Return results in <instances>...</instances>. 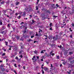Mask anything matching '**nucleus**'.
Instances as JSON below:
<instances>
[{"label": "nucleus", "mask_w": 74, "mask_h": 74, "mask_svg": "<svg viewBox=\"0 0 74 74\" xmlns=\"http://www.w3.org/2000/svg\"><path fill=\"white\" fill-rule=\"evenodd\" d=\"M19 57H20L21 58H23V56L22 55H21L20 56H19Z\"/></svg>", "instance_id": "6ab92c4d"}, {"label": "nucleus", "mask_w": 74, "mask_h": 74, "mask_svg": "<svg viewBox=\"0 0 74 74\" xmlns=\"http://www.w3.org/2000/svg\"><path fill=\"white\" fill-rule=\"evenodd\" d=\"M5 42L6 45H8V42L5 41Z\"/></svg>", "instance_id": "4468645a"}, {"label": "nucleus", "mask_w": 74, "mask_h": 74, "mask_svg": "<svg viewBox=\"0 0 74 74\" xmlns=\"http://www.w3.org/2000/svg\"><path fill=\"white\" fill-rule=\"evenodd\" d=\"M13 12H12L10 13V14L11 15H12V14H14V10L13 11Z\"/></svg>", "instance_id": "c756f323"}, {"label": "nucleus", "mask_w": 74, "mask_h": 74, "mask_svg": "<svg viewBox=\"0 0 74 74\" xmlns=\"http://www.w3.org/2000/svg\"><path fill=\"white\" fill-rule=\"evenodd\" d=\"M18 60V62H19V63H21V61L20 60H19V59H18V60Z\"/></svg>", "instance_id": "ea45409f"}, {"label": "nucleus", "mask_w": 74, "mask_h": 74, "mask_svg": "<svg viewBox=\"0 0 74 74\" xmlns=\"http://www.w3.org/2000/svg\"><path fill=\"white\" fill-rule=\"evenodd\" d=\"M12 29H13V30H14V32H15V30H15V28L12 27Z\"/></svg>", "instance_id": "79ce46f5"}, {"label": "nucleus", "mask_w": 74, "mask_h": 74, "mask_svg": "<svg viewBox=\"0 0 74 74\" xmlns=\"http://www.w3.org/2000/svg\"><path fill=\"white\" fill-rule=\"evenodd\" d=\"M36 58L38 59H39V57H38V56H37Z\"/></svg>", "instance_id": "5fc2aeb1"}, {"label": "nucleus", "mask_w": 74, "mask_h": 74, "mask_svg": "<svg viewBox=\"0 0 74 74\" xmlns=\"http://www.w3.org/2000/svg\"><path fill=\"white\" fill-rule=\"evenodd\" d=\"M50 30H52V28L51 27L50 28Z\"/></svg>", "instance_id": "603ef678"}, {"label": "nucleus", "mask_w": 74, "mask_h": 74, "mask_svg": "<svg viewBox=\"0 0 74 74\" xmlns=\"http://www.w3.org/2000/svg\"><path fill=\"white\" fill-rule=\"evenodd\" d=\"M71 70H70L69 72H68V71H67L68 74H70L71 73Z\"/></svg>", "instance_id": "1a4fd4ad"}, {"label": "nucleus", "mask_w": 74, "mask_h": 74, "mask_svg": "<svg viewBox=\"0 0 74 74\" xmlns=\"http://www.w3.org/2000/svg\"><path fill=\"white\" fill-rule=\"evenodd\" d=\"M33 10V9H29L28 10V12H31V11H32Z\"/></svg>", "instance_id": "9d476101"}, {"label": "nucleus", "mask_w": 74, "mask_h": 74, "mask_svg": "<svg viewBox=\"0 0 74 74\" xmlns=\"http://www.w3.org/2000/svg\"><path fill=\"white\" fill-rule=\"evenodd\" d=\"M19 4V2H16V5H18V4Z\"/></svg>", "instance_id": "f8f14e48"}, {"label": "nucleus", "mask_w": 74, "mask_h": 74, "mask_svg": "<svg viewBox=\"0 0 74 74\" xmlns=\"http://www.w3.org/2000/svg\"><path fill=\"white\" fill-rule=\"evenodd\" d=\"M53 17V18H57V17H58V16H54Z\"/></svg>", "instance_id": "72a5a7b5"}, {"label": "nucleus", "mask_w": 74, "mask_h": 74, "mask_svg": "<svg viewBox=\"0 0 74 74\" xmlns=\"http://www.w3.org/2000/svg\"><path fill=\"white\" fill-rule=\"evenodd\" d=\"M22 52H23V51L22 50L20 51L19 52V53H22Z\"/></svg>", "instance_id": "a878e982"}, {"label": "nucleus", "mask_w": 74, "mask_h": 74, "mask_svg": "<svg viewBox=\"0 0 74 74\" xmlns=\"http://www.w3.org/2000/svg\"><path fill=\"white\" fill-rule=\"evenodd\" d=\"M67 8V7L65 6L64 8V10H65V9H66V8Z\"/></svg>", "instance_id": "052dcab7"}, {"label": "nucleus", "mask_w": 74, "mask_h": 74, "mask_svg": "<svg viewBox=\"0 0 74 74\" xmlns=\"http://www.w3.org/2000/svg\"><path fill=\"white\" fill-rule=\"evenodd\" d=\"M53 39H54V41H56V40L58 39V38L57 37L55 38V37H53Z\"/></svg>", "instance_id": "423d86ee"}, {"label": "nucleus", "mask_w": 74, "mask_h": 74, "mask_svg": "<svg viewBox=\"0 0 74 74\" xmlns=\"http://www.w3.org/2000/svg\"><path fill=\"white\" fill-rule=\"evenodd\" d=\"M25 10V12H29V9L27 8H26L24 9Z\"/></svg>", "instance_id": "f03ea898"}, {"label": "nucleus", "mask_w": 74, "mask_h": 74, "mask_svg": "<svg viewBox=\"0 0 74 74\" xmlns=\"http://www.w3.org/2000/svg\"><path fill=\"white\" fill-rule=\"evenodd\" d=\"M52 52H53V51H51V52L50 53V55H52L53 56V55H55V53H53L52 54Z\"/></svg>", "instance_id": "39448f33"}, {"label": "nucleus", "mask_w": 74, "mask_h": 74, "mask_svg": "<svg viewBox=\"0 0 74 74\" xmlns=\"http://www.w3.org/2000/svg\"><path fill=\"white\" fill-rule=\"evenodd\" d=\"M64 11H63H63L61 12L62 14H63V15L65 14V13H64Z\"/></svg>", "instance_id": "5701e85b"}, {"label": "nucleus", "mask_w": 74, "mask_h": 74, "mask_svg": "<svg viewBox=\"0 0 74 74\" xmlns=\"http://www.w3.org/2000/svg\"><path fill=\"white\" fill-rule=\"evenodd\" d=\"M3 67V65H1V69H2Z\"/></svg>", "instance_id": "49530a36"}, {"label": "nucleus", "mask_w": 74, "mask_h": 74, "mask_svg": "<svg viewBox=\"0 0 74 74\" xmlns=\"http://www.w3.org/2000/svg\"><path fill=\"white\" fill-rule=\"evenodd\" d=\"M20 14L21 15V16H23V12H21Z\"/></svg>", "instance_id": "2eb2a0df"}, {"label": "nucleus", "mask_w": 74, "mask_h": 74, "mask_svg": "<svg viewBox=\"0 0 74 74\" xmlns=\"http://www.w3.org/2000/svg\"><path fill=\"white\" fill-rule=\"evenodd\" d=\"M47 53H45V56H49L48 55H47Z\"/></svg>", "instance_id": "393cba45"}, {"label": "nucleus", "mask_w": 74, "mask_h": 74, "mask_svg": "<svg viewBox=\"0 0 74 74\" xmlns=\"http://www.w3.org/2000/svg\"><path fill=\"white\" fill-rule=\"evenodd\" d=\"M21 49H23V47L22 46H21Z\"/></svg>", "instance_id": "4d7b16f0"}, {"label": "nucleus", "mask_w": 74, "mask_h": 74, "mask_svg": "<svg viewBox=\"0 0 74 74\" xmlns=\"http://www.w3.org/2000/svg\"><path fill=\"white\" fill-rule=\"evenodd\" d=\"M36 10H38V6H36Z\"/></svg>", "instance_id": "cd10ccee"}, {"label": "nucleus", "mask_w": 74, "mask_h": 74, "mask_svg": "<svg viewBox=\"0 0 74 74\" xmlns=\"http://www.w3.org/2000/svg\"><path fill=\"white\" fill-rule=\"evenodd\" d=\"M8 22H10V21L9 20H8V21H7Z\"/></svg>", "instance_id": "774afa93"}, {"label": "nucleus", "mask_w": 74, "mask_h": 74, "mask_svg": "<svg viewBox=\"0 0 74 74\" xmlns=\"http://www.w3.org/2000/svg\"><path fill=\"white\" fill-rule=\"evenodd\" d=\"M44 69L46 71H47L48 70V68L46 67L44 68Z\"/></svg>", "instance_id": "0eeeda50"}, {"label": "nucleus", "mask_w": 74, "mask_h": 74, "mask_svg": "<svg viewBox=\"0 0 74 74\" xmlns=\"http://www.w3.org/2000/svg\"><path fill=\"white\" fill-rule=\"evenodd\" d=\"M5 55V53H3V54L2 55V56H4Z\"/></svg>", "instance_id": "bb28decb"}, {"label": "nucleus", "mask_w": 74, "mask_h": 74, "mask_svg": "<svg viewBox=\"0 0 74 74\" xmlns=\"http://www.w3.org/2000/svg\"><path fill=\"white\" fill-rule=\"evenodd\" d=\"M60 7V6L58 5V6H57V7H59V8H61V7Z\"/></svg>", "instance_id": "13d9d810"}, {"label": "nucleus", "mask_w": 74, "mask_h": 74, "mask_svg": "<svg viewBox=\"0 0 74 74\" xmlns=\"http://www.w3.org/2000/svg\"><path fill=\"white\" fill-rule=\"evenodd\" d=\"M9 47L10 48H11L12 47H13V46H9Z\"/></svg>", "instance_id": "37998d69"}, {"label": "nucleus", "mask_w": 74, "mask_h": 74, "mask_svg": "<svg viewBox=\"0 0 74 74\" xmlns=\"http://www.w3.org/2000/svg\"><path fill=\"white\" fill-rule=\"evenodd\" d=\"M32 41V40L31 39H29L28 40V42H30V41Z\"/></svg>", "instance_id": "4be33fe9"}, {"label": "nucleus", "mask_w": 74, "mask_h": 74, "mask_svg": "<svg viewBox=\"0 0 74 74\" xmlns=\"http://www.w3.org/2000/svg\"><path fill=\"white\" fill-rule=\"evenodd\" d=\"M19 38H20V36H17L16 37V39L17 40H19Z\"/></svg>", "instance_id": "ddd939ff"}, {"label": "nucleus", "mask_w": 74, "mask_h": 74, "mask_svg": "<svg viewBox=\"0 0 74 74\" xmlns=\"http://www.w3.org/2000/svg\"><path fill=\"white\" fill-rule=\"evenodd\" d=\"M18 14H19V13H16L15 14V15H16V16H17L18 15Z\"/></svg>", "instance_id": "f704fd0d"}, {"label": "nucleus", "mask_w": 74, "mask_h": 74, "mask_svg": "<svg viewBox=\"0 0 74 74\" xmlns=\"http://www.w3.org/2000/svg\"><path fill=\"white\" fill-rule=\"evenodd\" d=\"M69 30L70 32H72L73 31V30H71V28H69Z\"/></svg>", "instance_id": "e433bc0d"}, {"label": "nucleus", "mask_w": 74, "mask_h": 74, "mask_svg": "<svg viewBox=\"0 0 74 74\" xmlns=\"http://www.w3.org/2000/svg\"><path fill=\"white\" fill-rule=\"evenodd\" d=\"M1 70L2 71H4L5 70V69L4 68H1Z\"/></svg>", "instance_id": "aec40b11"}, {"label": "nucleus", "mask_w": 74, "mask_h": 74, "mask_svg": "<svg viewBox=\"0 0 74 74\" xmlns=\"http://www.w3.org/2000/svg\"><path fill=\"white\" fill-rule=\"evenodd\" d=\"M50 72L51 73H52V71L50 70Z\"/></svg>", "instance_id": "69168bd1"}, {"label": "nucleus", "mask_w": 74, "mask_h": 74, "mask_svg": "<svg viewBox=\"0 0 74 74\" xmlns=\"http://www.w3.org/2000/svg\"><path fill=\"white\" fill-rule=\"evenodd\" d=\"M23 16H26V13L25 12H23Z\"/></svg>", "instance_id": "20e7f679"}, {"label": "nucleus", "mask_w": 74, "mask_h": 74, "mask_svg": "<svg viewBox=\"0 0 74 74\" xmlns=\"http://www.w3.org/2000/svg\"><path fill=\"white\" fill-rule=\"evenodd\" d=\"M39 30H40V32H42V30L41 29H39Z\"/></svg>", "instance_id": "bf43d9fd"}, {"label": "nucleus", "mask_w": 74, "mask_h": 74, "mask_svg": "<svg viewBox=\"0 0 74 74\" xmlns=\"http://www.w3.org/2000/svg\"><path fill=\"white\" fill-rule=\"evenodd\" d=\"M5 29V27H2V29H3V30H4Z\"/></svg>", "instance_id": "c9c22d12"}, {"label": "nucleus", "mask_w": 74, "mask_h": 74, "mask_svg": "<svg viewBox=\"0 0 74 74\" xmlns=\"http://www.w3.org/2000/svg\"><path fill=\"white\" fill-rule=\"evenodd\" d=\"M0 63H3V61L0 60Z\"/></svg>", "instance_id": "e2e57ef3"}, {"label": "nucleus", "mask_w": 74, "mask_h": 74, "mask_svg": "<svg viewBox=\"0 0 74 74\" xmlns=\"http://www.w3.org/2000/svg\"><path fill=\"white\" fill-rule=\"evenodd\" d=\"M23 69H24V70H25V68H26V67L25 66H23Z\"/></svg>", "instance_id": "09e8293b"}, {"label": "nucleus", "mask_w": 74, "mask_h": 74, "mask_svg": "<svg viewBox=\"0 0 74 74\" xmlns=\"http://www.w3.org/2000/svg\"><path fill=\"white\" fill-rule=\"evenodd\" d=\"M21 16H18L17 17L18 19H20V18H21Z\"/></svg>", "instance_id": "a211bd4d"}, {"label": "nucleus", "mask_w": 74, "mask_h": 74, "mask_svg": "<svg viewBox=\"0 0 74 74\" xmlns=\"http://www.w3.org/2000/svg\"><path fill=\"white\" fill-rule=\"evenodd\" d=\"M63 64L64 65H65V64H66V62H63Z\"/></svg>", "instance_id": "a19ab883"}, {"label": "nucleus", "mask_w": 74, "mask_h": 74, "mask_svg": "<svg viewBox=\"0 0 74 74\" xmlns=\"http://www.w3.org/2000/svg\"><path fill=\"white\" fill-rule=\"evenodd\" d=\"M0 24L1 25H2L3 24V23H2V22H1V21H0Z\"/></svg>", "instance_id": "58836bf2"}, {"label": "nucleus", "mask_w": 74, "mask_h": 74, "mask_svg": "<svg viewBox=\"0 0 74 74\" xmlns=\"http://www.w3.org/2000/svg\"><path fill=\"white\" fill-rule=\"evenodd\" d=\"M39 27L41 28L42 29V28H44V26L43 25H41L39 26Z\"/></svg>", "instance_id": "9b49d317"}, {"label": "nucleus", "mask_w": 74, "mask_h": 74, "mask_svg": "<svg viewBox=\"0 0 74 74\" xmlns=\"http://www.w3.org/2000/svg\"><path fill=\"white\" fill-rule=\"evenodd\" d=\"M41 53H43L44 51H43V50L42 51L40 52Z\"/></svg>", "instance_id": "a18cd8bd"}, {"label": "nucleus", "mask_w": 74, "mask_h": 74, "mask_svg": "<svg viewBox=\"0 0 74 74\" xmlns=\"http://www.w3.org/2000/svg\"><path fill=\"white\" fill-rule=\"evenodd\" d=\"M15 59H16L17 60H18L19 58H18V57H16L15 58Z\"/></svg>", "instance_id": "f3484780"}, {"label": "nucleus", "mask_w": 74, "mask_h": 74, "mask_svg": "<svg viewBox=\"0 0 74 74\" xmlns=\"http://www.w3.org/2000/svg\"><path fill=\"white\" fill-rule=\"evenodd\" d=\"M34 52L35 53H37V51H34Z\"/></svg>", "instance_id": "7c9ffc66"}, {"label": "nucleus", "mask_w": 74, "mask_h": 74, "mask_svg": "<svg viewBox=\"0 0 74 74\" xmlns=\"http://www.w3.org/2000/svg\"><path fill=\"white\" fill-rule=\"evenodd\" d=\"M44 36L46 37V38H48V36L47 35H44Z\"/></svg>", "instance_id": "3c124183"}, {"label": "nucleus", "mask_w": 74, "mask_h": 74, "mask_svg": "<svg viewBox=\"0 0 74 74\" xmlns=\"http://www.w3.org/2000/svg\"><path fill=\"white\" fill-rule=\"evenodd\" d=\"M37 12L38 13H40V10H38Z\"/></svg>", "instance_id": "338daca9"}, {"label": "nucleus", "mask_w": 74, "mask_h": 74, "mask_svg": "<svg viewBox=\"0 0 74 74\" xmlns=\"http://www.w3.org/2000/svg\"><path fill=\"white\" fill-rule=\"evenodd\" d=\"M34 37V35L31 36V38H33V37Z\"/></svg>", "instance_id": "4c0bfd02"}, {"label": "nucleus", "mask_w": 74, "mask_h": 74, "mask_svg": "<svg viewBox=\"0 0 74 74\" xmlns=\"http://www.w3.org/2000/svg\"><path fill=\"white\" fill-rule=\"evenodd\" d=\"M14 56H15V55H13V56H11V58H13Z\"/></svg>", "instance_id": "0e129e2a"}, {"label": "nucleus", "mask_w": 74, "mask_h": 74, "mask_svg": "<svg viewBox=\"0 0 74 74\" xmlns=\"http://www.w3.org/2000/svg\"><path fill=\"white\" fill-rule=\"evenodd\" d=\"M36 34L35 35L36 36H38V34H37V32H36Z\"/></svg>", "instance_id": "c03bdc74"}, {"label": "nucleus", "mask_w": 74, "mask_h": 74, "mask_svg": "<svg viewBox=\"0 0 74 74\" xmlns=\"http://www.w3.org/2000/svg\"><path fill=\"white\" fill-rule=\"evenodd\" d=\"M53 24L52 23H50L49 24V26L50 27H51V26H52Z\"/></svg>", "instance_id": "dca6fc26"}, {"label": "nucleus", "mask_w": 74, "mask_h": 74, "mask_svg": "<svg viewBox=\"0 0 74 74\" xmlns=\"http://www.w3.org/2000/svg\"><path fill=\"white\" fill-rule=\"evenodd\" d=\"M57 59H59V56H57Z\"/></svg>", "instance_id": "412c9836"}, {"label": "nucleus", "mask_w": 74, "mask_h": 74, "mask_svg": "<svg viewBox=\"0 0 74 74\" xmlns=\"http://www.w3.org/2000/svg\"><path fill=\"white\" fill-rule=\"evenodd\" d=\"M72 28H74V24H72Z\"/></svg>", "instance_id": "473e14b6"}, {"label": "nucleus", "mask_w": 74, "mask_h": 74, "mask_svg": "<svg viewBox=\"0 0 74 74\" xmlns=\"http://www.w3.org/2000/svg\"><path fill=\"white\" fill-rule=\"evenodd\" d=\"M7 10H3L2 11V12H3V14H5Z\"/></svg>", "instance_id": "7ed1b4c3"}, {"label": "nucleus", "mask_w": 74, "mask_h": 74, "mask_svg": "<svg viewBox=\"0 0 74 74\" xmlns=\"http://www.w3.org/2000/svg\"><path fill=\"white\" fill-rule=\"evenodd\" d=\"M73 53L72 52H69V54L70 55H71V54H72Z\"/></svg>", "instance_id": "864d4df0"}, {"label": "nucleus", "mask_w": 74, "mask_h": 74, "mask_svg": "<svg viewBox=\"0 0 74 74\" xmlns=\"http://www.w3.org/2000/svg\"><path fill=\"white\" fill-rule=\"evenodd\" d=\"M10 24H8V27H10Z\"/></svg>", "instance_id": "de8ad7c7"}, {"label": "nucleus", "mask_w": 74, "mask_h": 74, "mask_svg": "<svg viewBox=\"0 0 74 74\" xmlns=\"http://www.w3.org/2000/svg\"><path fill=\"white\" fill-rule=\"evenodd\" d=\"M14 66L15 67H17V66H16V64H14Z\"/></svg>", "instance_id": "2f4dec72"}, {"label": "nucleus", "mask_w": 74, "mask_h": 74, "mask_svg": "<svg viewBox=\"0 0 74 74\" xmlns=\"http://www.w3.org/2000/svg\"><path fill=\"white\" fill-rule=\"evenodd\" d=\"M4 1H2V2L0 3V5H2L3 4H4Z\"/></svg>", "instance_id": "6e6552de"}, {"label": "nucleus", "mask_w": 74, "mask_h": 74, "mask_svg": "<svg viewBox=\"0 0 74 74\" xmlns=\"http://www.w3.org/2000/svg\"><path fill=\"white\" fill-rule=\"evenodd\" d=\"M51 68H52V67H53V66L52 65V64H51Z\"/></svg>", "instance_id": "8fccbe9b"}, {"label": "nucleus", "mask_w": 74, "mask_h": 74, "mask_svg": "<svg viewBox=\"0 0 74 74\" xmlns=\"http://www.w3.org/2000/svg\"><path fill=\"white\" fill-rule=\"evenodd\" d=\"M71 59H72V58H71V57H69L68 59L69 60H70Z\"/></svg>", "instance_id": "b1692460"}, {"label": "nucleus", "mask_w": 74, "mask_h": 74, "mask_svg": "<svg viewBox=\"0 0 74 74\" xmlns=\"http://www.w3.org/2000/svg\"><path fill=\"white\" fill-rule=\"evenodd\" d=\"M23 29H24L25 30L23 31V33H25L26 32V30L27 29V26H22L21 27V28L22 29V27H23Z\"/></svg>", "instance_id": "f257e3e1"}, {"label": "nucleus", "mask_w": 74, "mask_h": 74, "mask_svg": "<svg viewBox=\"0 0 74 74\" xmlns=\"http://www.w3.org/2000/svg\"><path fill=\"white\" fill-rule=\"evenodd\" d=\"M2 30H3V29H0V31L1 32V31H2Z\"/></svg>", "instance_id": "680f3d73"}, {"label": "nucleus", "mask_w": 74, "mask_h": 74, "mask_svg": "<svg viewBox=\"0 0 74 74\" xmlns=\"http://www.w3.org/2000/svg\"><path fill=\"white\" fill-rule=\"evenodd\" d=\"M42 74H44V70L43 69L42 70Z\"/></svg>", "instance_id": "c85d7f7f"}, {"label": "nucleus", "mask_w": 74, "mask_h": 74, "mask_svg": "<svg viewBox=\"0 0 74 74\" xmlns=\"http://www.w3.org/2000/svg\"><path fill=\"white\" fill-rule=\"evenodd\" d=\"M32 22L33 23H34V22H36L34 21V20H32Z\"/></svg>", "instance_id": "6e6d98bb"}]
</instances>
